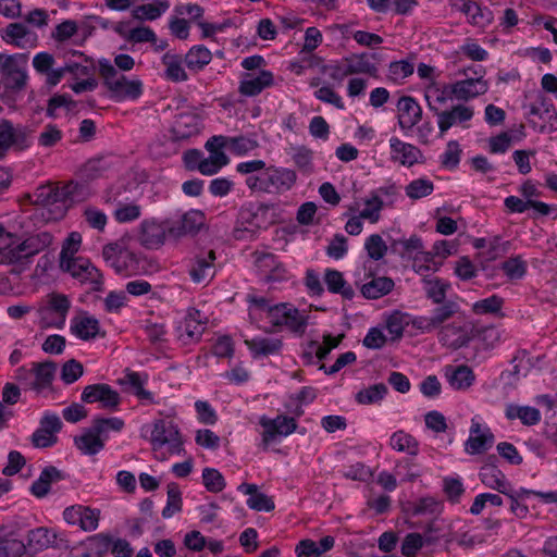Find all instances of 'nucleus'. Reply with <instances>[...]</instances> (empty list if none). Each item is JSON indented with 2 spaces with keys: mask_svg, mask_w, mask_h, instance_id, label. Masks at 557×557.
<instances>
[{
  "mask_svg": "<svg viewBox=\"0 0 557 557\" xmlns=\"http://www.w3.org/2000/svg\"><path fill=\"white\" fill-rule=\"evenodd\" d=\"M99 74L110 97L117 102L136 100L143 95L144 85L139 78H128L107 59L99 60Z\"/></svg>",
  "mask_w": 557,
  "mask_h": 557,
  "instance_id": "nucleus-1",
  "label": "nucleus"
},
{
  "mask_svg": "<svg viewBox=\"0 0 557 557\" xmlns=\"http://www.w3.org/2000/svg\"><path fill=\"white\" fill-rule=\"evenodd\" d=\"M297 181L294 170L280 166L264 168L257 175L247 176L245 184L255 193L283 195L289 191Z\"/></svg>",
  "mask_w": 557,
  "mask_h": 557,
  "instance_id": "nucleus-2",
  "label": "nucleus"
},
{
  "mask_svg": "<svg viewBox=\"0 0 557 557\" xmlns=\"http://www.w3.org/2000/svg\"><path fill=\"white\" fill-rule=\"evenodd\" d=\"M528 123L540 133L557 129V112L552 101L539 92L532 101L523 104Z\"/></svg>",
  "mask_w": 557,
  "mask_h": 557,
  "instance_id": "nucleus-3",
  "label": "nucleus"
},
{
  "mask_svg": "<svg viewBox=\"0 0 557 557\" xmlns=\"http://www.w3.org/2000/svg\"><path fill=\"white\" fill-rule=\"evenodd\" d=\"M151 445L154 453L166 447L170 455L180 454L183 450V441L177 425L172 420H157L151 431Z\"/></svg>",
  "mask_w": 557,
  "mask_h": 557,
  "instance_id": "nucleus-4",
  "label": "nucleus"
},
{
  "mask_svg": "<svg viewBox=\"0 0 557 557\" xmlns=\"http://www.w3.org/2000/svg\"><path fill=\"white\" fill-rule=\"evenodd\" d=\"M60 269L69 273L82 285H87L90 290L100 292L102 289V273L87 258L78 257L74 260L65 261L64 264L60 265Z\"/></svg>",
  "mask_w": 557,
  "mask_h": 557,
  "instance_id": "nucleus-5",
  "label": "nucleus"
},
{
  "mask_svg": "<svg viewBox=\"0 0 557 557\" xmlns=\"http://www.w3.org/2000/svg\"><path fill=\"white\" fill-rule=\"evenodd\" d=\"M28 57L24 53H0V73L8 86L14 90H22L27 83Z\"/></svg>",
  "mask_w": 557,
  "mask_h": 557,
  "instance_id": "nucleus-6",
  "label": "nucleus"
},
{
  "mask_svg": "<svg viewBox=\"0 0 557 557\" xmlns=\"http://www.w3.org/2000/svg\"><path fill=\"white\" fill-rule=\"evenodd\" d=\"M269 317L275 326H286L290 332L302 335L308 325V315L287 304L269 308Z\"/></svg>",
  "mask_w": 557,
  "mask_h": 557,
  "instance_id": "nucleus-7",
  "label": "nucleus"
},
{
  "mask_svg": "<svg viewBox=\"0 0 557 557\" xmlns=\"http://www.w3.org/2000/svg\"><path fill=\"white\" fill-rule=\"evenodd\" d=\"M263 428L262 432V445L264 448L275 442L280 436H288L294 433L297 429L296 420L292 417L280 414L274 419L261 417L259 421Z\"/></svg>",
  "mask_w": 557,
  "mask_h": 557,
  "instance_id": "nucleus-8",
  "label": "nucleus"
},
{
  "mask_svg": "<svg viewBox=\"0 0 557 557\" xmlns=\"http://www.w3.org/2000/svg\"><path fill=\"white\" fill-rule=\"evenodd\" d=\"M372 59H375V54H352L345 58L342 65L335 67L331 76L334 79H342L343 77L352 74H369L371 76H376L377 67L371 61Z\"/></svg>",
  "mask_w": 557,
  "mask_h": 557,
  "instance_id": "nucleus-9",
  "label": "nucleus"
},
{
  "mask_svg": "<svg viewBox=\"0 0 557 557\" xmlns=\"http://www.w3.org/2000/svg\"><path fill=\"white\" fill-rule=\"evenodd\" d=\"M52 235L48 232L30 235L18 245L10 248L8 257L14 262L33 257L48 248L52 244Z\"/></svg>",
  "mask_w": 557,
  "mask_h": 557,
  "instance_id": "nucleus-10",
  "label": "nucleus"
},
{
  "mask_svg": "<svg viewBox=\"0 0 557 557\" xmlns=\"http://www.w3.org/2000/svg\"><path fill=\"white\" fill-rule=\"evenodd\" d=\"M472 327L466 322L454 321L444 325L438 333V341L446 347L458 349L472 339Z\"/></svg>",
  "mask_w": 557,
  "mask_h": 557,
  "instance_id": "nucleus-11",
  "label": "nucleus"
},
{
  "mask_svg": "<svg viewBox=\"0 0 557 557\" xmlns=\"http://www.w3.org/2000/svg\"><path fill=\"white\" fill-rule=\"evenodd\" d=\"M205 224V215L199 210H189L177 220H168L169 236L180 238L187 234L198 232Z\"/></svg>",
  "mask_w": 557,
  "mask_h": 557,
  "instance_id": "nucleus-12",
  "label": "nucleus"
},
{
  "mask_svg": "<svg viewBox=\"0 0 557 557\" xmlns=\"http://www.w3.org/2000/svg\"><path fill=\"white\" fill-rule=\"evenodd\" d=\"M490 84L486 79L472 78L471 76L449 84L450 95L458 101H470L487 92Z\"/></svg>",
  "mask_w": 557,
  "mask_h": 557,
  "instance_id": "nucleus-13",
  "label": "nucleus"
},
{
  "mask_svg": "<svg viewBox=\"0 0 557 557\" xmlns=\"http://www.w3.org/2000/svg\"><path fill=\"white\" fill-rule=\"evenodd\" d=\"M82 400L87 404L100 403L102 408L116 409L121 398L110 385L98 383L83 389Z\"/></svg>",
  "mask_w": 557,
  "mask_h": 557,
  "instance_id": "nucleus-14",
  "label": "nucleus"
},
{
  "mask_svg": "<svg viewBox=\"0 0 557 557\" xmlns=\"http://www.w3.org/2000/svg\"><path fill=\"white\" fill-rule=\"evenodd\" d=\"M215 252L213 250L202 251L196 255L189 265V275L194 283H209L215 274Z\"/></svg>",
  "mask_w": 557,
  "mask_h": 557,
  "instance_id": "nucleus-15",
  "label": "nucleus"
},
{
  "mask_svg": "<svg viewBox=\"0 0 557 557\" xmlns=\"http://www.w3.org/2000/svg\"><path fill=\"white\" fill-rule=\"evenodd\" d=\"M494 444L490 428L483 426L475 418L471 420L470 435L465 443V450L470 455L483 454Z\"/></svg>",
  "mask_w": 557,
  "mask_h": 557,
  "instance_id": "nucleus-16",
  "label": "nucleus"
},
{
  "mask_svg": "<svg viewBox=\"0 0 557 557\" xmlns=\"http://www.w3.org/2000/svg\"><path fill=\"white\" fill-rule=\"evenodd\" d=\"M57 363L53 361L33 362L32 372L34 376L28 382V389L37 395L52 389V382L55 376Z\"/></svg>",
  "mask_w": 557,
  "mask_h": 557,
  "instance_id": "nucleus-17",
  "label": "nucleus"
},
{
  "mask_svg": "<svg viewBox=\"0 0 557 557\" xmlns=\"http://www.w3.org/2000/svg\"><path fill=\"white\" fill-rule=\"evenodd\" d=\"M274 84L272 72L261 70L258 73H244L239 81L238 92L245 97H255Z\"/></svg>",
  "mask_w": 557,
  "mask_h": 557,
  "instance_id": "nucleus-18",
  "label": "nucleus"
},
{
  "mask_svg": "<svg viewBox=\"0 0 557 557\" xmlns=\"http://www.w3.org/2000/svg\"><path fill=\"white\" fill-rule=\"evenodd\" d=\"M64 520L82 530L90 532L98 528L100 511L85 506H71L63 511Z\"/></svg>",
  "mask_w": 557,
  "mask_h": 557,
  "instance_id": "nucleus-19",
  "label": "nucleus"
},
{
  "mask_svg": "<svg viewBox=\"0 0 557 557\" xmlns=\"http://www.w3.org/2000/svg\"><path fill=\"white\" fill-rule=\"evenodd\" d=\"M497 457L491 455L487 457V463H485L480 470L481 482L493 490H496L502 494H511L512 486L507 481L505 474L494 465Z\"/></svg>",
  "mask_w": 557,
  "mask_h": 557,
  "instance_id": "nucleus-20",
  "label": "nucleus"
},
{
  "mask_svg": "<svg viewBox=\"0 0 557 557\" xmlns=\"http://www.w3.org/2000/svg\"><path fill=\"white\" fill-rule=\"evenodd\" d=\"M168 233V220L158 223L154 220H145L140 223L139 243L149 249H157L163 245Z\"/></svg>",
  "mask_w": 557,
  "mask_h": 557,
  "instance_id": "nucleus-21",
  "label": "nucleus"
},
{
  "mask_svg": "<svg viewBox=\"0 0 557 557\" xmlns=\"http://www.w3.org/2000/svg\"><path fill=\"white\" fill-rule=\"evenodd\" d=\"M28 132L24 126H13L8 120L0 122V154H3L10 147L18 149L27 147Z\"/></svg>",
  "mask_w": 557,
  "mask_h": 557,
  "instance_id": "nucleus-22",
  "label": "nucleus"
},
{
  "mask_svg": "<svg viewBox=\"0 0 557 557\" xmlns=\"http://www.w3.org/2000/svg\"><path fill=\"white\" fill-rule=\"evenodd\" d=\"M474 110L472 107L465 104H456L450 110L436 112L437 126L443 136L450 127L470 121L473 117Z\"/></svg>",
  "mask_w": 557,
  "mask_h": 557,
  "instance_id": "nucleus-23",
  "label": "nucleus"
},
{
  "mask_svg": "<svg viewBox=\"0 0 557 557\" xmlns=\"http://www.w3.org/2000/svg\"><path fill=\"white\" fill-rule=\"evenodd\" d=\"M200 117L194 112H181L175 116L171 127L173 140L187 139L200 132Z\"/></svg>",
  "mask_w": 557,
  "mask_h": 557,
  "instance_id": "nucleus-24",
  "label": "nucleus"
},
{
  "mask_svg": "<svg viewBox=\"0 0 557 557\" xmlns=\"http://www.w3.org/2000/svg\"><path fill=\"white\" fill-rule=\"evenodd\" d=\"M389 147L391 159L395 162H399L404 166L410 168L422 158V152L418 147L405 143L397 137L389 139Z\"/></svg>",
  "mask_w": 557,
  "mask_h": 557,
  "instance_id": "nucleus-25",
  "label": "nucleus"
},
{
  "mask_svg": "<svg viewBox=\"0 0 557 557\" xmlns=\"http://www.w3.org/2000/svg\"><path fill=\"white\" fill-rule=\"evenodd\" d=\"M398 124L401 129H411L422 117V109L414 98L403 96L397 102Z\"/></svg>",
  "mask_w": 557,
  "mask_h": 557,
  "instance_id": "nucleus-26",
  "label": "nucleus"
},
{
  "mask_svg": "<svg viewBox=\"0 0 557 557\" xmlns=\"http://www.w3.org/2000/svg\"><path fill=\"white\" fill-rule=\"evenodd\" d=\"M205 323L197 310L188 312L177 326L178 337L184 344L198 342L205 331Z\"/></svg>",
  "mask_w": 557,
  "mask_h": 557,
  "instance_id": "nucleus-27",
  "label": "nucleus"
},
{
  "mask_svg": "<svg viewBox=\"0 0 557 557\" xmlns=\"http://www.w3.org/2000/svg\"><path fill=\"white\" fill-rule=\"evenodd\" d=\"M104 437L96 433L91 426L84 429L82 434L74 437L76 448L87 456H94L101 451L104 447Z\"/></svg>",
  "mask_w": 557,
  "mask_h": 557,
  "instance_id": "nucleus-28",
  "label": "nucleus"
},
{
  "mask_svg": "<svg viewBox=\"0 0 557 557\" xmlns=\"http://www.w3.org/2000/svg\"><path fill=\"white\" fill-rule=\"evenodd\" d=\"M238 490L245 495H249L247 506L256 511H271L275 508L273 499L264 493L258 491L256 484L242 483Z\"/></svg>",
  "mask_w": 557,
  "mask_h": 557,
  "instance_id": "nucleus-29",
  "label": "nucleus"
},
{
  "mask_svg": "<svg viewBox=\"0 0 557 557\" xmlns=\"http://www.w3.org/2000/svg\"><path fill=\"white\" fill-rule=\"evenodd\" d=\"M245 345L248 347L253 358L278 354L283 347L282 339L277 337H255L245 339Z\"/></svg>",
  "mask_w": 557,
  "mask_h": 557,
  "instance_id": "nucleus-30",
  "label": "nucleus"
},
{
  "mask_svg": "<svg viewBox=\"0 0 557 557\" xmlns=\"http://www.w3.org/2000/svg\"><path fill=\"white\" fill-rule=\"evenodd\" d=\"M256 267L267 282L281 280L285 273L284 268L272 253L257 256Z\"/></svg>",
  "mask_w": 557,
  "mask_h": 557,
  "instance_id": "nucleus-31",
  "label": "nucleus"
},
{
  "mask_svg": "<svg viewBox=\"0 0 557 557\" xmlns=\"http://www.w3.org/2000/svg\"><path fill=\"white\" fill-rule=\"evenodd\" d=\"M103 201L107 205L117 206L113 212V215L119 223L135 221L141 214L140 206L136 203H122L115 196H111V191L107 193V195L103 197Z\"/></svg>",
  "mask_w": 557,
  "mask_h": 557,
  "instance_id": "nucleus-32",
  "label": "nucleus"
},
{
  "mask_svg": "<svg viewBox=\"0 0 557 557\" xmlns=\"http://www.w3.org/2000/svg\"><path fill=\"white\" fill-rule=\"evenodd\" d=\"M184 60L181 55L166 52L162 57V64L164 66V77L174 83L186 82L188 75L183 66Z\"/></svg>",
  "mask_w": 557,
  "mask_h": 557,
  "instance_id": "nucleus-33",
  "label": "nucleus"
},
{
  "mask_svg": "<svg viewBox=\"0 0 557 557\" xmlns=\"http://www.w3.org/2000/svg\"><path fill=\"white\" fill-rule=\"evenodd\" d=\"M100 330L99 321L90 315H81L72 320L71 331L83 341L95 338Z\"/></svg>",
  "mask_w": 557,
  "mask_h": 557,
  "instance_id": "nucleus-34",
  "label": "nucleus"
},
{
  "mask_svg": "<svg viewBox=\"0 0 557 557\" xmlns=\"http://www.w3.org/2000/svg\"><path fill=\"white\" fill-rule=\"evenodd\" d=\"M2 39L17 48H25L29 38L35 40L36 36L23 23H11L2 29Z\"/></svg>",
  "mask_w": 557,
  "mask_h": 557,
  "instance_id": "nucleus-35",
  "label": "nucleus"
},
{
  "mask_svg": "<svg viewBox=\"0 0 557 557\" xmlns=\"http://www.w3.org/2000/svg\"><path fill=\"white\" fill-rule=\"evenodd\" d=\"M63 479V474L53 466L46 467L39 478L33 482L30 492L38 498L45 497L49 491L50 485L53 482H58Z\"/></svg>",
  "mask_w": 557,
  "mask_h": 557,
  "instance_id": "nucleus-36",
  "label": "nucleus"
},
{
  "mask_svg": "<svg viewBox=\"0 0 557 557\" xmlns=\"http://www.w3.org/2000/svg\"><path fill=\"white\" fill-rule=\"evenodd\" d=\"M449 525L444 521L434 520L424 530L423 543L426 546L435 545L441 540H444L446 544L455 541V535L448 531Z\"/></svg>",
  "mask_w": 557,
  "mask_h": 557,
  "instance_id": "nucleus-37",
  "label": "nucleus"
},
{
  "mask_svg": "<svg viewBox=\"0 0 557 557\" xmlns=\"http://www.w3.org/2000/svg\"><path fill=\"white\" fill-rule=\"evenodd\" d=\"M212 60L211 51L203 45L191 47L184 57V62L189 71L199 72Z\"/></svg>",
  "mask_w": 557,
  "mask_h": 557,
  "instance_id": "nucleus-38",
  "label": "nucleus"
},
{
  "mask_svg": "<svg viewBox=\"0 0 557 557\" xmlns=\"http://www.w3.org/2000/svg\"><path fill=\"white\" fill-rule=\"evenodd\" d=\"M393 288L394 281L392 278L379 276L364 283L361 287V293L367 299H377L391 293Z\"/></svg>",
  "mask_w": 557,
  "mask_h": 557,
  "instance_id": "nucleus-39",
  "label": "nucleus"
},
{
  "mask_svg": "<svg viewBox=\"0 0 557 557\" xmlns=\"http://www.w3.org/2000/svg\"><path fill=\"white\" fill-rule=\"evenodd\" d=\"M324 281L331 293L339 294L346 299L354 297L355 292L352 287L346 282L339 271L327 269L324 274Z\"/></svg>",
  "mask_w": 557,
  "mask_h": 557,
  "instance_id": "nucleus-40",
  "label": "nucleus"
},
{
  "mask_svg": "<svg viewBox=\"0 0 557 557\" xmlns=\"http://www.w3.org/2000/svg\"><path fill=\"white\" fill-rule=\"evenodd\" d=\"M147 381V375L138 372L126 370L123 377L119 379L120 385H125L140 399L152 400V393L144 388Z\"/></svg>",
  "mask_w": 557,
  "mask_h": 557,
  "instance_id": "nucleus-41",
  "label": "nucleus"
},
{
  "mask_svg": "<svg viewBox=\"0 0 557 557\" xmlns=\"http://www.w3.org/2000/svg\"><path fill=\"white\" fill-rule=\"evenodd\" d=\"M389 446L399 453L416 456L419 453V442L409 433L399 430L394 432L389 438Z\"/></svg>",
  "mask_w": 557,
  "mask_h": 557,
  "instance_id": "nucleus-42",
  "label": "nucleus"
},
{
  "mask_svg": "<svg viewBox=\"0 0 557 557\" xmlns=\"http://www.w3.org/2000/svg\"><path fill=\"white\" fill-rule=\"evenodd\" d=\"M169 8L170 3L168 0H157L154 3L138 5L134 9L133 16L140 21H154L168 11Z\"/></svg>",
  "mask_w": 557,
  "mask_h": 557,
  "instance_id": "nucleus-43",
  "label": "nucleus"
},
{
  "mask_svg": "<svg viewBox=\"0 0 557 557\" xmlns=\"http://www.w3.org/2000/svg\"><path fill=\"white\" fill-rule=\"evenodd\" d=\"M450 386L455 389H467L474 382V373L468 366H458L451 371H446Z\"/></svg>",
  "mask_w": 557,
  "mask_h": 557,
  "instance_id": "nucleus-44",
  "label": "nucleus"
},
{
  "mask_svg": "<svg viewBox=\"0 0 557 557\" xmlns=\"http://www.w3.org/2000/svg\"><path fill=\"white\" fill-rule=\"evenodd\" d=\"M63 201L78 202L90 196V189L87 183L71 181L61 187Z\"/></svg>",
  "mask_w": 557,
  "mask_h": 557,
  "instance_id": "nucleus-45",
  "label": "nucleus"
},
{
  "mask_svg": "<svg viewBox=\"0 0 557 557\" xmlns=\"http://www.w3.org/2000/svg\"><path fill=\"white\" fill-rule=\"evenodd\" d=\"M228 161L230 159L224 152L210 153L208 158H202L197 170L203 175H213L226 165Z\"/></svg>",
  "mask_w": 557,
  "mask_h": 557,
  "instance_id": "nucleus-46",
  "label": "nucleus"
},
{
  "mask_svg": "<svg viewBox=\"0 0 557 557\" xmlns=\"http://www.w3.org/2000/svg\"><path fill=\"white\" fill-rule=\"evenodd\" d=\"M434 190V184L428 178H416L405 187V194L412 200L430 196Z\"/></svg>",
  "mask_w": 557,
  "mask_h": 557,
  "instance_id": "nucleus-47",
  "label": "nucleus"
},
{
  "mask_svg": "<svg viewBox=\"0 0 557 557\" xmlns=\"http://www.w3.org/2000/svg\"><path fill=\"white\" fill-rule=\"evenodd\" d=\"M57 202H64L61 187L41 185L35 191V203L49 206Z\"/></svg>",
  "mask_w": 557,
  "mask_h": 557,
  "instance_id": "nucleus-48",
  "label": "nucleus"
},
{
  "mask_svg": "<svg viewBox=\"0 0 557 557\" xmlns=\"http://www.w3.org/2000/svg\"><path fill=\"white\" fill-rule=\"evenodd\" d=\"M82 244V235L77 232H72L62 245L60 252L59 264L62 265L65 261L74 260L78 258V252Z\"/></svg>",
  "mask_w": 557,
  "mask_h": 557,
  "instance_id": "nucleus-49",
  "label": "nucleus"
},
{
  "mask_svg": "<svg viewBox=\"0 0 557 557\" xmlns=\"http://www.w3.org/2000/svg\"><path fill=\"white\" fill-rule=\"evenodd\" d=\"M387 386L383 383H377L361 389L357 393L356 399L359 404L371 405L381 401L387 394Z\"/></svg>",
  "mask_w": 557,
  "mask_h": 557,
  "instance_id": "nucleus-50",
  "label": "nucleus"
},
{
  "mask_svg": "<svg viewBox=\"0 0 557 557\" xmlns=\"http://www.w3.org/2000/svg\"><path fill=\"white\" fill-rule=\"evenodd\" d=\"M25 552L26 546L22 540L0 535V557H21Z\"/></svg>",
  "mask_w": 557,
  "mask_h": 557,
  "instance_id": "nucleus-51",
  "label": "nucleus"
},
{
  "mask_svg": "<svg viewBox=\"0 0 557 557\" xmlns=\"http://www.w3.org/2000/svg\"><path fill=\"white\" fill-rule=\"evenodd\" d=\"M500 269L510 281H517L525 275L527 262L520 256H516L502 262Z\"/></svg>",
  "mask_w": 557,
  "mask_h": 557,
  "instance_id": "nucleus-52",
  "label": "nucleus"
},
{
  "mask_svg": "<svg viewBox=\"0 0 557 557\" xmlns=\"http://www.w3.org/2000/svg\"><path fill=\"white\" fill-rule=\"evenodd\" d=\"M438 305L440 306L436 307L430 315L429 325L431 326H441L458 311V305L454 301H446Z\"/></svg>",
  "mask_w": 557,
  "mask_h": 557,
  "instance_id": "nucleus-53",
  "label": "nucleus"
},
{
  "mask_svg": "<svg viewBox=\"0 0 557 557\" xmlns=\"http://www.w3.org/2000/svg\"><path fill=\"white\" fill-rule=\"evenodd\" d=\"M182 510V495L178 488V485L175 483H170L168 485V500L166 505L162 510V517L164 519H169L173 517L176 512Z\"/></svg>",
  "mask_w": 557,
  "mask_h": 557,
  "instance_id": "nucleus-54",
  "label": "nucleus"
},
{
  "mask_svg": "<svg viewBox=\"0 0 557 557\" xmlns=\"http://www.w3.org/2000/svg\"><path fill=\"white\" fill-rule=\"evenodd\" d=\"M384 207L383 200L373 193L369 198L364 200V208L360 211V216L363 220H368L371 223H376L381 218V211Z\"/></svg>",
  "mask_w": 557,
  "mask_h": 557,
  "instance_id": "nucleus-55",
  "label": "nucleus"
},
{
  "mask_svg": "<svg viewBox=\"0 0 557 557\" xmlns=\"http://www.w3.org/2000/svg\"><path fill=\"white\" fill-rule=\"evenodd\" d=\"M91 428L106 441L110 431L120 432L124 428V421L117 417L97 418L94 419Z\"/></svg>",
  "mask_w": 557,
  "mask_h": 557,
  "instance_id": "nucleus-56",
  "label": "nucleus"
},
{
  "mask_svg": "<svg viewBox=\"0 0 557 557\" xmlns=\"http://www.w3.org/2000/svg\"><path fill=\"white\" fill-rule=\"evenodd\" d=\"M391 248L394 252L404 257L407 253H420L423 252V244L420 237L413 235L408 239H395L393 240Z\"/></svg>",
  "mask_w": 557,
  "mask_h": 557,
  "instance_id": "nucleus-57",
  "label": "nucleus"
},
{
  "mask_svg": "<svg viewBox=\"0 0 557 557\" xmlns=\"http://www.w3.org/2000/svg\"><path fill=\"white\" fill-rule=\"evenodd\" d=\"M364 249L370 259L377 261L386 255L388 248L381 235L372 234L366 239Z\"/></svg>",
  "mask_w": 557,
  "mask_h": 557,
  "instance_id": "nucleus-58",
  "label": "nucleus"
},
{
  "mask_svg": "<svg viewBox=\"0 0 557 557\" xmlns=\"http://www.w3.org/2000/svg\"><path fill=\"white\" fill-rule=\"evenodd\" d=\"M454 98L449 91V85L445 86L443 89L434 87L430 88L425 94V99L428 104L432 111L436 114V112H441L438 107L445 104L448 99Z\"/></svg>",
  "mask_w": 557,
  "mask_h": 557,
  "instance_id": "nucleus-59",
  "label": "nucleus"
},
{
  "mask_svg": "<svg viewBox=\"0 0 557 557\" xmlns=\"http://www.w3.org/2000/svg\"><path fill=\"white\" fill-rule=\"evenodd\" d=\"M412 268L417 273L424 275L429 272H436L440 268V264L434 261V256L432 252L423 251L416 255L413 258Z\"/></svg>",
  "mask_w": 557,
  "mask_h": 557,
  "instance_id": "nucleus-60",
  "label": "nucleus"
},
{
  "mask_svg": "<svg viewBox=\"0 0 557 557\" xmlns=\"http://www.w3.org/2000/svg\"><path fill=\"white\" fill-rule=\"evenodd\" d=\"M77 32V23L73 20H65L54 27V29L51 32V38L54 41L62 44L75 36Z\"/></svg>",
  "mask_w": 557,
  "mask_h": 557,
  "instance_id": "nucleus-61",
  "label": "nucleus"
},
{
  "mask_svg": "<svg viewBox=\"0 0 557 557\" xmlns=\"http://www.w3.org/2000/svg\"><path fill=\"white\" fill-rule=\"evenodd\" d=\"M406 325H408V317L398 311L392 313L386 320V329L393 341L403 336Z\"/></svg>",
  "mask_w": 557,
  "mask_h": 557,
  "instance_id": "nucleus-62",
  "label": "nucleus"
},
{
  "mask_svg": "<svg viewBox=\"0 0 557 557\" xmlns=\"http://www.w3.org/2000/svg\"><path fill=\"white\" fill-rule=\"evenodd\" d=\"M504 305V299L497 295H493L485 299H481L473 304L472 310L476 314L497 313Z\"/></svg>",
  "mask_w": 557,
  "mask_h": 557,
  "instance_id": "nucleus-63",
  "label": "nucleus"
},
{
  "mask_svg": "<svg viewBox=\"0 0 557 557\" xmlns=\"http://www.w3.org/2000/svg\"><path fill=\"white\" fill-rule=\"evenodd\" d=\"M203 485L209 492L218 493L221 492L225 486L223 475L213 468H206L202 471Z\"/></svg>",
  "mask_w": 557,
  "mask_h": 557,
  "instance_id": "nucleus-64",
  "label": "nucleus"
}]
</instances>
